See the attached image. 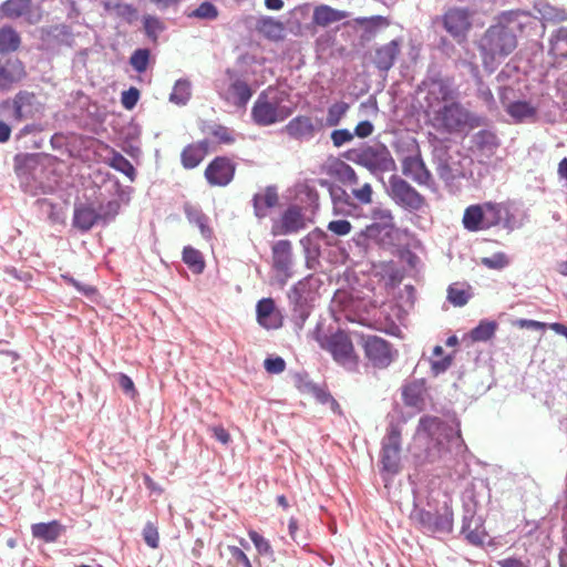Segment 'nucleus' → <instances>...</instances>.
<instances>
[{"label":"nucleus","mask_w":567,"mask_h":567,"mask_svg":"<svg viewBox=\"0 0 567 567\" xmlns=\"http://www.w3.org/2000/svg\"><path fill=\"white\" fill-rule=\"evenodd\" d=\"M444 30L457 42L462 43L472 23L470 11L465 8H451L441 18Z\"/></svg>","instance_id":"4468645a"},{"label":"nucleus","mask_w":567,"mask_h":567,"mask_svg":"<svg viewBox=\"0 0 567 567\" xmlns=\"http://www.w3.org/2000/svg\"><path fill=\"white\" fill-rule=\"evenodd\" d=\"M121 203L117 199L109 200L104 204H100L97 210V217L101 226H107L112 223L120 213Z\"/></svg>","instance_id":"3c124183"},{"label":"nucleus","mask_w":567,"mask_h":567,"mask_svg":"<svg viewBox=\"0 0 567 567\" xmlns=\"http://www.w3.org/2000/svg\"><path fill=\"white\" fill-rule=\"evenodd\" d=\"M327 349L337 361L346 362L353 355V344L350 338L342 331H338L329 337Z\"/></svg>","instance_id":"4be33fe9"},{"label":"nucleus","mask_w":567,"mask_h":567,"mask_svg":"<svg viewBox=\"0 0 567 567\" xmlns=\"http://www.w3.org/2000/svg\"><path fill=\"white\" fill-rule=\"evenodd\" d=\"M446 299L454 307H464L473 297L472 287L467 282H453L447 287Z\"/></svg>","instance_id":"e433bc0d"},{"label":"nucleus","mask_w":567,"mask_h":567,"mask_svg":"<svg viewBox=\"0 0 567 567\" xmlns=\"http://www.w3.org/2000/svg\"><path fill=\"white\" fill-rule=\"evenodd\" d=\"M72 224L73 227L82 233H86L94 226L101 225L97 210L90 205L75 206Z\"/></svg>","instance_id":"a878e982"},{"label":"nucleus","mask_w":567,"mask_h":567,"mask_svg":"<svg viewBox=\"0 0 567 567\" xmlns=\"http://www.w3.org/2000/svg\"><path fill=\"white\" fill-rule=\"evenodd\" d=\"M202 131L206 134L213 135L221 144H233L235 142L234 131L221 124L212 122L204 123Z\"/></svg>","instance_id":"a18cd8bd"},{"label":"nucleus","mask_w":567,"mask_h":567,"mask_svg":"<svg viewBox=\"0 0 567 567\" xmlns=\"http://www.w3.org/2000/svg\"><path fill=\"white\" fill-rule=\"evenodd\" d=\"M480 512V503L473 489L463 494V518L461 534L471 545H483L488 537L484 519Z\"/></svg>","instance_id":"6e6552de"},{"label":"nucleus","mask_w":567,"mask_h":567,"mask_svg":"<svg viewBox=\"0 0 567 567\" xmlns=\"http://www.w3.org/2000/svg\"><path fill=\"white\" fill-rule=\"evenodd\" d=\"M402 396L405 405L417 408L423 403L422 384L412 382L403 388Z\"/></svg>","instance_id":"6e6d98bb"},{"label":"nucleus","mask_w":567,"mask_h":567,"mask_svg":"<svg viewBox=\"0 0 567 567\" xmlns=\"http://www.w3.org/2000/svg\"><path fill=\"white\" fill-rule=\"evenodd\" d=\"M470 457L461 434V422L455 413L444 419L435 415L420 417L413 452L417 467L431 465L453 470L458 477H463L468 473Z\"/></svg>","instance_id":"f257e3e1"},{"label":"nucleus","mask_w":567,"mask_h":567,"mask_svg":"<svg viewBox=\"0 0 567 567\" xmlns=\"http://www.w3.org/2000/svg\"><path fill=\"white\" fill-rule=\"evenodd\" d=\"M471 142L478 151L487 154H494L501 145V140L492 127L475 132L471 136Z\"/></svg>","instance_id":"bb28decb"},{"label":"nucleus","mask_w":567,"mask_h":567,"mask_svg":"<svg viewBox=\"0 0 567 567\" xmlns=\"http://www.w3.org/2000/svg\"><path fill=\"white\" fill-rule=\"evenodd\" d=\"M229 92L234 96V104L238 107L246 106L254 93L250 85L240 79H235L230 83Z\"/></svg>","instance_id":"58836bf2"},{"label":"nucleus","mask_w":567,"mask_h":567,"mask_svg":"<svg viewBox=\"0 0 567 567\" xmlns=\"http://www.w3.org/2000/svg\"><path fill=\"white\" fill-rule=\"evenodd\" d=\"M348 109L349 105L346 102H337L329 106L326 123L323 125L329 127L337 126L346 115Z\"/></svg>","instance_id":"680f3d73"},{"label":"nucleus","mask_w":567,"mask_h":567,"mask_svg":"<svg viewBox=\"0 0 567 567\" xmlns=\"http://www.w3.org/2000/svg\"><path fill=\"white\" fill-rule=\"evenodd\" d=\"M184 213H185L187 220L190 224L198 227L200 235L205 239L212 238L213 229L208 225L209 218L203 213V210L199 207L194 206L192 204H185Z\"/></svg>","instance_id":"f704fd0d"},{"label":"nucleus","mask_w":567,"mask_h":567,"mask_svg":"<svg viewBox=\"0 0 567 567\" xmlns=\"http://www.w3.org/2000/svg\"><path fill=\"white\" fill-rule=\"evenodd\" d=\"M484 226L485 229L499 225L502 221L505 227L509 224V212L504 207L503 204L498 203H485L482 205Z\"/></svg>","instance_id":"2f4dec72"},{"label":"nucleus","mask_w":567,"mask_h":567,"mask_svg":"<svg viewBox=\"0 0 567 567\" xmlns=\"http://www.w3.org/2000/svg\"><path fill=\"white\" fill-rule=\"evenodd\" d=\"M50 155L45 153H19L13 158L14 172L20 179V187L27 194L37 196L44 193V185L38 181Z\"/></svg>","instance_id":"20e7f679"},{"label":"nucleus","mask_w":567,"mask_h":567,"mask_svg":"<svg viewBox=\"0 0 567 567\" xmlns=\"http://www.w3.org/2000/svg\"><path fill=\"white\" fill-rule=\"evenodd\" d=\"M279 200L278 190L275 185L265 188V193H256L252 196L254 214L258 219L267 216L268 209L274 208Z\"/></svg>","instance_id":"393cba45"},{"label":"nucleus","mask_w":567,"mask_h":567,"mask_svg":"<svg viewBox=\"0 0 567 567\" xmlns=\"http://www.w3.org/2000/svg\"><path fill=\"white\" fill-rule=\"evenodd\" d=\"M249 538L256 547L257 551L264 556H272L274 550L270 543L259 533L255 530L249 532Z\"/></svg>","instance_id":"774afa93"},{"label":"nucleus","mask_w":567,"mask_h":567,"mask_svg":"<svg viewBox=\"0 0 567 567\" xmlns=\"http://www.w3.org/2000/svg\"><path fill=\"white\" fill-rule=\"evenodd\" d=\"M13 111L19 121L34 118L41 113V104L34 93L20 91L13 99Z\"/></svg>","instance_id":"aec40b11"},{"label":"nucleus","mask_w":567,"mask_h":567,"mask_svg":"<svg viewBox=\"0 0 567 567\" xmlns=\"http://www.w3.org/2000/svg\"><path fill=\"white\" fill-rule=\"evenodd\" d=\"M331 173L342 183L358 184V176L354 169L346 162L339 161L336 163L331 168Z\"/></svg>","instance_id":"bf43d9fd"},{"label":"nucleus","mask_w":567,"mask_h":567,"mask_svg":"<svg viewBox=\"0 0 567 567\" xmlns=\"http://www.w3.org/2000/svg\"><path fill=\"white\" fill-rule=\"evenodd\" d=\"M348 161L368 168L372 174L395 169V162L389 148L382 143L352 148L343 154Z\"/></svg>","instance_id":"423d86ee"},{"label":"nucleus","mask_w":567,"mask_h":567,"mask_svg":"<svg viewBox=\"0 0 567 567\" xmlns=\"http://www.w3.org/2000/svg\"><path fill=\"white\" fill-rule=\"evenodd\" d=\"M357 22L363 27L367 33H375L379 29L388 25L385 18L381 16H373L370 18H359Z\"/></svg>","instance_id":"338daca9"},{"label":"nucleus","mask_w":567,"mask_h":567,"mask_svg":"<svg viewBox=\"0 0 567 567\" xmlns=\"http://www.w3.org/2000/svg\"><path fill=\"white\" fill-rule=\"evenodd\" d=\"M20 43V35L12 27L4 25L0 28V59L14 56Z\"/></svg>","instance_id":"c9c22d12"},{"label":"nucleus","mask_w":567,"mask_h":567,"mask_svg":"<svg viewBox=\"0 0 567 567\" xmlns=\"http://www.w3.org/2000/svg\"><path fill=\"white\" fill-rule=\"evenodd\" d=\"M31 9V0H7L0 6L3 17L16 19L27 14Z\"/></svg>","instance_id":"c03bdc74"},{"label":"nucleus","mask_w":567,"mask_h":567,"mask_svg":"<svg viewBox=\"0 0 567 567\" xmlns=\"http://www.w3.org/2000/svg\"><path fill=\"white\" fill-rule=\"evenodd\" d=\"M32 536L45 543H54L65 532V527L59 520L37 523L31 526Z\"/></svg>","instance_id":"7c9ffc66"},{"label":"nucleus","mask_w":567,"mask_h":567,"mask_svg":"<svg viewBox=\"0 0 567 567\" xmlns=\"http://www.w3.org/2000/svg\"><path fill=\"white\" fill-rule=\"evenodd\" d=\"M388 194L396 205L409 210H420L425 203L424 197L398 175L389 178Z\"/></svg>","instance_id":"f8f14e48"},{"label":"nucleus","mask_w":567,"mask_h":567,"mask_svg":"<svg viewBox=\"0 0 567 567\" xmlns=\"http://www.w3.org/2000/svg\"><path fill=\"white\" fill-rule=\"evenodd\" d=\"M34 207L38 210L39 216L51 224H58L62 219L58 205L47 198L37 199L34 202Z\"/></svg>","instance_id":"de8ad7c7"},{"label":"nucleus","mask_w":567,"mask_h":567,"mask_svg":"<svg viewBox=\"0 0 567 567\" xmlns=\"http://www.w3.org/2000/svg\"><path fill=\"white\" fill-rule=\"evenodd\" d=\"M208 150V141L203 140L195 144L187 145L181 154V162L184 168L193 169L204 159Z\"/></svg>","instance_id":"c85d7f7f"},{"label":"nucleus","mask_w":567,"mask_h":567,"mask_svg":"<svg viewBox=\"0 0 567 567\" xmlns=\"http://www.w3.org/2000/svg\"><path fill=\"white\" fill-rule=\"evenodd\" d=\"M534 9L542 16L544 20L564 21L566 19L565 11L556 9L545 0L535 1Z\"/></svg>","instance_id":"864d4df0"},{"label":"nucleus","mask_w":567,"mask_h":567,"mask_svg":"<svg viewBox=\"0 0 567 567\" xmlns=\"http://www.w3.org/2000/svg\"><path fill=\"white\" fill-rule=\"evenodd\" d=\"M320 184L328 187L333 205V215L348 216L354 213L357 205L353 203L351 196L346 192V189L327 181H321Z\"/></svg>","instance_id":"412c9836"},{"label":"nucleus","mask_w":567,"mask_h":567,"mask_svg":"<svg viewBox=\"0 0 567 567\" xmlns=\"http://www.w3.org/2000/svg\"><path fill=\"white\" fill-rule=\"evenodd\" d=\"M236 165L226 156H217L205 169V178L210 186H227L235 176Z\"/></svg>","instance_id":"dca6fc26"},{"label":"nucleus","mask_w":567,"mask_h":567,"mask_svg":"<svg viewBox=\"0 0 567 567\" xmlns=\"http://www.w3.org/2000/svg\"><path fill=\"white\" fill-rule=\"evenodd\" d=\"M411 518L429 535H449L453 530V509L446 503L435 512L414 505Z\"/></svg>","instance_id":"1a4fd4ad"},{"label":"nucleus","mask_w":567,"mask_h":567,"mask_svg":"<svg viewBox=\"0 0 567 567\" xmlns=\"http://www.w3.org/2000/svg\"><path fill=\"white\" fill-rule=\"evenodd\" d=\"M24 74L23 64L17 56H3V59H0V90H10Z\"/></svg>","instance_id":"6ab92c4d"},{"label":"nucleus","mask_w":567,"mask_h":567,"mask_svg":"<svg viewBox=\"0 0 567 567\" xmlns=\"http://www.w3.org/2000/svg\"><path fill=\"white\" fill-rule=\"evenodd\" d=\"M497 327L498 324L494 320H481L478 324L470 331L468 337L473 342H486L495 336Z\"/></svg>","instance_id":"37998d69"},{"label":"nucleus","mask_w":567,"mask_h":567,"mask_svg":"<svg viewBox=\"0 0 567 567\" xmlns=\"http://www.w3.org/2000/svg\"><path fill=\"white\" fill-rule=\"evenodd\" d=\"M477 71V69H475ZM475 84H476V93L477 97L486 105L489 111L496 109V101L494 95L489 89V86L484 83L482 78L478 75V72H475Z\"/></svg>","instance_id":"052dcab7"},{"label":"nucleus","mask_w":567,"mask_h":567,"mask_svg":"<svg viewBox=\"0 0 567 567\" xmlns=\"http://www.w3.org/2000/svg\"><path fill=\"white\" fill-rule=\"evenodd\" d=\"M300 245L303 248L306 255V264L308 268H313L315 264H318V259L321 255V246L317 240H310L309 234L300 240Z\"/></svg>","instance_id":"603ef678"},{"label":"nucleus","mask_w":567,"mask_h":567,"mask_svg":"<svg viewBox=\"0 0 567 567\" xmlns=\"http://www.w3.org/2000/svg\"><path fill=\"white\" fill-rule=\"evenodd\" d=\"M110 166L124 174L131 181H134L136 176V171L133 164L118 152H113V155L110 158Z\"/></svg>","instance_id":"4d7b16f0"},{"label":"nucleus","mask_w":567,"mask_h":567,"mask_svg":"<svg viewBox=\"0 0 567 567\" xmlns=\"http://www.w3.org/2000/svg\"><path fill=\"white\" fill-rule=\"evenodd\" d=\"M143 27L145 34L152 41H156L158 38V33L165 29L164 23L159 20V18L154 16H146L143 18Z\"/></svg>","instance_id":"0e129e2a"},{"label":"nucleus","mask_w":567,"mask_h":567,"mask_svg":"<svg viewBox=\"0 0 567 567\" xmlns=\"http://www.w3.org/2000/svg\"><path fill=\"white\" fill-rule=\"evenodd\" d=\"M322 285L323 281L320 277L308 275L289 289L287 298L290 320L296 331L303 329L315 308V302L319 298V289Z\"/></svg>","instance_id":"7ed1b4c3"},{"label":"nucleus","mask_w":567,"mask_h":567,"mask_svg":"<svg viewBox=\"0 0 567 567\" xmlns=\"http://www.w3.org/2000/svg\"><path fill=\"white\" fill-rule=\"evenodd\" d=\"M363 350L368 361L378 369L388 368L395 357L398 351L385 339L378 336H367L363 338Z\"/></svg>","instance_id":"ddd939ff"},{"label":"nucleus","mask_w":567,"mask_h":567,"mask_svg":"<svg viewBox=\"0 0 567 567\" xmlns=\"http://www.w3.org/2000/svg\"><path fill=\"white\" fill-rule=\"evenodd\" d=\"M307 207L290 205L281 216V233L285 235L296 233L306 226V213L315 214L319 208V195L317 190L308 188L305 193Z\"/></svg>","instance_id":"9b49d317"},{"label":"nucleus","mask_w":567,"mask_h":567,"mask_svg":"<svg viewBox=\"0 0 567 567\" xmlns=\"http://www.w3.org/2000/svg\"><path fill=\"white\" fill-rule=\"evenodd\" d=\"M348 14L347 11L337 10L327 4H320L313 8L312 23L324 28L346 19Z\"/></svg>","instance_id":"72a5a7b5"},{"label":"nucleus","mask_w":567,"mask_h":567,"mask_svg":"<svg viewBox=\"0 0 567 567\" xmlns=\"http://www.w3.org/2000/svg\"><path fill=\"white\" fill-rule=\"evenodd\" d=\"M151 52L146 48L136 49L131 58L130 64L137 73H143L146 71L150 63Z\"/></svg>","instance_id":"e2e57ef3"},{"label":"nucleus","mask_w":567,"mask_h":567,"mask_svg":"<svg viewBox=\"0 0 567 567\" xmlns=\"http://www.w3.org/2000/svg\"><path fill=\"white\" fill-rule=\"evenodd\" d=\"M427 86L426 101L429 107L434 106V102H445L453 100L454 90L449 79H443L439 75L427 78L422 82Z\"/></svg>","instance_id":"a211bd4d"},{"label":"nucleus","mask_w":567,"mask_h":567,"mask_svg":"<svg viewBox=\"0 0 567 567\" xmlns=\"http://www.w3.org/2000/svg\"><path fill=\"white\" fill-rule=\"evenodd\" d=\"M182 259L193 274L199 275L205 269V260L202 252L192 246L184 247Z\"/></svg>","instance_id":"09e8293b"},{"label":"nucleus","mask_w":567,"mask_h":567,"mask_svg":"<svg viewBox=\"0 0 567 567\" xmlns=\"http://www.w3.org/2000/svg\"><path fill=\"white\" fill-rule=\"evenodd\" d=\"M256 29L269 40H280L284 38V24L272 17H261L256 23Z\"/></svg>","instance_id":"4c0bfd02"},{"label":"nucleus","mask_w":567,"mask_h":567,"mask_svg":"<svg viewBox=\"0 0 567 567\" xmlns=\"http://www.w3.org/2000/svg\"><path fill=\"white\" fill-rule=\"evenodd\" d=\"M272 267L278 272V284L282 288L292 277V246L290 240L281 239L272 245Z\"/></svg>","instance_id":"2eb2a0df"},{"label":"nucleus","mask_w":567,"mask_h":567,"mask_svg":"<svg viewBox=\"0 0 567 567\" xmlns=\"http://www.w3.org/2000/svg\"><path fill=\"white\" fill-rule=\"evenodd\" d=\"M61 278L66 285L74 287L79 293L89 298L90 300H92L93 297L97 293V290L95 287L76 280L70 274H64L61 276Z\"/></svg>","instance_id":"69168bd1"},{"label":"nucleus","mask_w":567,"mask_h":567,"mask_svg":"<svg viewBox=\"0 0 567 567\" xmlns=\"http://www.w3.org/2000/svg\"><path fill=\"white\" fill-rule=\"evenodd\" d=\"M549 51L557 56L567 59V28L561 27L550 35Z\"/></svg>","instance_id":"8fccbe9b"},{"label":"nucleus","mask_w":567,"mask_h":567,"mask_svg":"<svg viewBox=\"0 0 567 567\" xmlns=\"http://www.w3.org/2000/svg\"><path fill=\"white\" fill-rule=\"evenodd\" d=\"M460 153L452 154L446 144L440 143L433 150V162L436 165V173L446 183H453L464 178L466 172L461 161Z\"/></svg>","instance_id":"9d476101"},{"label":"nucleus","mask_w":567,"mask_h":567,"mask_svg":"<svg viewBox=\"0 0 567 567\" xmlns=\"http://www.w3.org/2000/svg\"><path fill=\"white\" fill-rule=\"evenodd\" d=\"M272 87L269 86L262 91L255 101L251 109V118L255 124L259 126H269L278 122H282L292 114V107L284 105V102L289 96L287 92L280 91L269 100L268 92Z\"/></svg>","instance_id":"39448f33"},{"label":"nucleus","mask_w":567,"mask_h":567,"mask_svg":"<svg viewBox=\"0 0 567 567\" xmlns=\"http://www.w3.org/2000/svg\"><path fill=\"white\" fill-rule=\"evenodd\" d=\"M323 127L321 118L315 120L307 115H298L291 118L284 127V132L296 141H310L315 137L316 133Z\"/></svg>","instance_id":"f3484780"},{"label":"nucleus","mask_w":567,"mask_h":567,"mask_svg":"<svg viewBox=\"0 0 567 567\" xmlns=\"http://www.w3.org/2000/svg\"><path fill=\"white\" fill-rule=\"evenodd\" d=\"M276 305L272 298H262L257 302L256 312L258 322L267 328H276V324H268L267 320L275 312Z\"/></svg>","instance_id":"5fc2aeb1"},{"label":"nucleus","mask_w":567,"mask_h":567,"mask_svg":"<svg viewBox=\"0 0 567 567\" xmlns=\"http://www.w3.org/2000/svg\"><path fill=\"white\" fill-rule=\"evenodd\" d=\"M401 471V452L381 449L380 474L384 481H389Z\"/></svg>","instance_id":"cd10ccee"},{"label":"nucleus","mask_w":567,"mask_h":567,"mask_svg":"<svg viewBox=\"0 0 567 567\" xmlns=\"http://www.w3.org/2000/svg\"><path fill=\"white\" fill-rule=\"evenodd\" d=\"M49 35L59 45L72 47L74 43V35L71 27L66 24H58L51 28Z\"/></svg>","instance_id":"13d9d810"},{"label":"nucleus","mask_w":567,"mask_h":567,"mask_svg":"<svg viewBox=\"0 0 567 567\" xmlns=\"http://www.w3.org/2000/svg\"><path fill=\"white\" fill-rule=\"evenodd\" d=\"M402 426L396 421H391L388 424L386 433L382 439L381 449L383 450H392L400 451L402 445Z\"/></svg>","instance_id":"ea45409f"},{"label":"nucleus","mask_w":567,"mask_h":567,"mask_svg":"<svg viewBox=\"0 0 567 567\" xmlns=\"http://www.w3.org/2000/svg\"><path fill=\"white\" fill-rule=\"evenodd\" d=\"M400 53V40L393 39L389 43L375 49L373 63L379 71L388 72Z\"/></svg>","instance_id":"5701e85b"},{"label":"nucleus","mask_w":567,"mask_h":567,"mask_svg":"<svg viewBox=\"0 0 567 567\" xmlns=\"http://www.w3.org/2000/svg\"><path fill=\"white\" fill-rule=\"evenodd\" d=\"M434 121L439 131L452 134L461 132L465 126L478 127L484 118L470 113L458 102H450L434 112Z\"/></svg>","instance_id":"0eeeda50"},{"label":"nucleus","mask_w":567,"mask_h":567,"mask_svg":"<svg viewBox=\"0 0 567 567\" xmlns=\"http://www.w3.org/2000/svg\"><path fill=\"white\" fill-rule=\"evenodd\" d=\"M402 173L419 184H426L431 177L424 162L419 156H406L402 162Z\"/></svg>","instance_id":"c756f323"},{"label":"nucleus","mask_w":567,"mask_h":567,"mask_svg":"<svg viewBox=\"0 0 567 567\" xmlns=\"http://www.w3.org/2000/svg\"><path fill=\"white\" fill-rule=\"evenodd\" d=\"M368 237L371 243L381 247H391L396 238V229L394 224L372 223L367 226Z\"/></svg>","instance_id":"b1692460"},{"label":"nucleus","mask_w":567,"mask_h":567,"mask_svg":"<svg viewBox=\"0 0 567 567\" xmlns=\"http://www.w3.org/2000/svg\"><path fill=\"white\" fill-rule=\"evenodd\" d=\"M192 95V84L187 79H179L175 82L173 91L169 94V102L184 106L188 103Z\"/></svg>","instance_id":"49530a36"},{"label":"nucleus","mask_w":567,"mask_h":567,"mask_svg":"<svg viewBox=\"0 0 567 567\" xmlns=\"http://www.w3.org/2000/svg\"><path fill=\"white\" fill-rule=\"evenodd\" d=\"M478 41L483 64L492 72L494 61L508 56L517 47V32L533 23V16L525 10H506L496 16Z\"/></svg>","instance_id":"f03ea898"},{"label":"nucleus","mask_w":567,"mask_h":567,"mask_svg":"<svg viewBox=\"0 0 567 567\" xmlns=\"http://www.w3.org/2000/svg\"><path fill=\"white\" fill-rule=\"evenodd\" d=\"M186 17L188 19L210 22L219 17V9L213 2L205 0L195 9L187 11Z\"/></svg>","instance_id":"a19ab883"},{"label":"nucleus","mask_w":567,"mask_h":567,"mask_svg":"<svg viewBox=\"0 0 567 567\" xmlns=\"http://www.w3.org/2000/svg\"><path fill=\"white\" fill-rule=\"evenodd\" d=\"M506 113L514 123H534L537 120V109L525 100H517L508 106Z\"/></svg>","instance_id":"473e14b6"},{"label":"nucleus","mask_w":567,"mask_h":567,"mask_svg":"<svg viewBox=\"0 0 567 567\" xmlns=\"http://www.w3.org/2000/svg\"><path fill=\"white\" fill-rule=\"evenodd\" d=\"M463 225L470 231L485 229L483 207L481 205L468 206L464 212Z\"/></svg>","instance_id":"79ce46f5"}]
</instances>
